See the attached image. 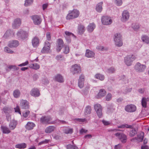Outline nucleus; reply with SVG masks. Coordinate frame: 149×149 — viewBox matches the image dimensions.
Returning a JSON list of instances; mask_svg holds the SVG:
<instances>
[{"label": "nucleus", "mask_w": 149, "mask_h": 149, "mask_svg": "<svg viewBox=\"0 0 149 149\" xmlns=\"http://www.w3.org/2000/svg\"><path fill=\"white\" fill-rule=\"evenodd\" d=\"M113 40L116 46L118 47H120L122 46L123 42L122 36L120 33L114 34L113 36Z\"/></svg>", "instance_id": "nucleus-1"}, {"label": "nucleus", "mask_w": 149, "mask_h": 149, "mask_svg": "<svg viewBox=\"0 0 149 149\" xmlns=\"http://www.w3.org/2000/svg\"><path fill=\"white\" fill-rule=\"evenodd\" d=\"M79 12L77 9H74L70 11L66 17L67 19H70L77 17L79 15Z\"/></svg>", "instance_id": "nucleus-2"}, {"label": "nucleus", "mask_w": 149, "mask_h": 149, "mask_svg": "<svg viewBox=\"0 0 149 149\" xmlns=\"http://www.w3.org/2000/svg\"><path fill=\"white\" fill-rule=\"evenodd\" d=\"M136 57L134 55L128 56L124 58L125 62L128 66H130L132 64L133 61L136 59Z\"/></svg>", "instance_id": "nucleus-3"}, {"label": "nucleus", "mask_w": 149, "mask_h": 149, "mask_svg": "<svg viewBox=\"0 0 149 149\" xmlns=\"http://www.w3.org/2000/svg\"><path fill=\"white\" fill-rule=\"evenodd\" d=\"M146 67L145 65L139 63H137L135 65L134 69L136 72H143Z\"/></svg>", "instance_id": "nucleus-4"}, {"label": "nucleus", "mask_w": 149, "mask_h": 149, "mask_svg": "<svg viewBox=\"0 0 149 149\" xmlns=\"http://www.w3.org/2000/svg\"><path fill=\"white\" fill-rule=\"evenodd\" d=\"M115 135L122 143H125L127 141V136L125 134L123 133L118 132L116 133Z\"/></svg>", "instance_id": "nucleus-5"}, {"label": "nucleus", "mask_w": 149, "mask_h": 149, "mask_svg": "<svg viewBox=\"0 0 149 149\" xmlns=\"http://www.w3.org/2000/svg\"><path fill=\"white\" fill-rule=\"evenodd\" d=\"M40 122L44 124H47L50 123H55L53 122L50 123V121L52 119L51 117L50 116H43L40 118Z\"/></svg>", "instance_id": "nucleus-6"}, {"label": "nucleus", "mask_w": 149, "mask_h": 149, "mask_svg": "<svg viewBox=\"0 0 149 149\" xmlns=\"http://www.w3.org/2000/svg\"><path fill=\"white\" fill-rule=\"evenodd\" d=\"M94 109L96 112L97 115L99 118L102 116V107L99 104H96L94 106Z\"/></svg>", "instance_id": "nucleus-7"}, {"label": "nucleus", "mask_w": 149, "mask_h": 149, "mask_svg": "<svg viewBox=\"0 0 149 149\" xmlns=\"http://www.w3.org/2000/svg\"><path fill=\"white\" fill-rule=\"evenodd\" d=\"M17 36L18 38L24 40L28 37V34L26 32L20 30L17 32Z\"/></svg>", "instance_id": "nucleus-8"}, {"label": "nucleus", "mask_w": 149, "mask_h": 149, "mask_svg": "<svg viewBox=\"0 0 149 149\" xmlns=\"http://www.w3.org/2000/svg\"><path fill=\"white\" fill-rule=\"evenodd\" d=\"M71 71L73 74H79L81 72V68L78 65L75 64L72 66L71 68Z\"/></svg>", "instance_id": "nucleus-9"}, {"label": "nucleus", "mask_w": 149, "mask_h": 149, "mask_svg": "<svg viewBox=\"0 0 149 149\" xmlns=\"http://www.w3.org/2000/svg\"><path fill=\"white\" fill-rule=\"evenodd\" d=\"M130 17V13L127 10H124L122 14L121 20L123 22H126L128 20Z\"/></svg>", "instance_id": "nucleus-10"}, {"label": "nucleus", "mask_w": 149, "mask_h": 149, "mask_svg": "<svg viewBox=\"0 0 149 149\" xmlns=\"http://www.w3.org/2000/svg\"><path fill=\"white\" fill-rule=\"evenodd\" d=\"M101 21L102 24L104 25H110L112 22L111 18L107 16H102L101 19Z\"/></svg>", "instance_id": "nucleus-11"}, {"label": "nucleus", "mask_w": 149, "mask_h": 149, "mask_svg": "<svg viewBox=\"0 0 149 149\" xmlns=\"http://www.w3.org/2000/svg\"><path fill=\"white\" fill-rule=\"evenodd\" d=\"M125 110L128 112H132L135 111L136 109V106L133 104L127 105L125 107Z\"/></svg>", "instance_id": "nucleus-12"}, {"label": "nucleus", "mask_w": 149, "mask_h": 149, "mask_svg": "<svg viewBox=\"0 0 149 149\" xmlns=\"http://www.w3.org/2000/svg\"><path fill=\"white\" fill-rule=\"evenodd\" d=\"M31 18L35 25H38L41 23L42 22L41 17L38 15H33L31 16Z\"/></svg>", "instance_id": "nucleus-13"}, {"label": "nucleus", "mask_w": 149, "mask_h": 149, "mask_svg": "<svg viewBox=\"0 0 149 149\" xmlns=\"http://www.w3.org/2000/svg\"><path fill=\"white\" fill-rule=\"evenodd\" d=\"M19 105L22 109H26L29 108V103L26 100H22L21 101Z\"/></svg>", "instance_id": "nucleus-14"}, {"label": "nucleus", "mask_w": 149, "mask_h": 149, "mask_svg": "<svg viewBox=\"0 0 149 149\" xmlns=\"http://www.w3.org/2000/svg\"><path fill=\"white\" fill-rule=\"evenodd\" d=\"M2 110L6 114L7 118H9L10 116V114L12 112V109L10 107H4Z\"/></svg>", "instance_id": "nucleus-15"}, {"label": "nucleus", "mask_w": 149, "mask_h": 149, "mask_svg": "<svg viewBox=\"0 0 149 149\" xmlns=\"http://www.w3.org/2000/svg\"><path fill=\"white\" fill-rule=\"evenodd\" d=\"M56 50L58 52H60L64 46V43L63 40L60 38L58 39L57 41Z\"/></svg>", "instance_id": "nucleus-16"}, {"label": "nucleus", "mask_w": 149, "mask_h": 149, "mask_svg": "<svg viewBox=\"0 0 149 149\" xmlns=\"http://www.w3.org/2000/svg\"><path fill=\"white\" fill-rule=\"evenodd\" d=\"M30 95L34 97H38L40 95V92L39 90L37 88H33L30 92Z\"/></svg>", "instance_id": "nucleus-17"}, {"label": "nucleus", "mask_w": 149, "mask_h": 149, "mask_svg": "<svg viewBox=\"0 0 149 149\" xmlns=\"http://www.w3.org/2000/svg\"><path fill=\"white\" fill-rule=\"evenodd\" d=\"M21 24V20L19 18H17L14 20L12 24V27L13 29L18 28Z\"/></svg>", "instance_id": "nucleus-18"}, {"label": "nucleus", "mask_w": 149, "mask_h": 149, "mask_svg": "<svg viewBox=\"0 0 149 149\" xmlns=\"http://www.w3.org/2000/svg\"><path fill=\"white\" fill-rule=\"evenodd\" d=\"M19 45V42L16 40H13L10 41L8 46L10 48L16 47Z\"/></svg>", "instance_id": "nucleus-19"}, {"label": "nucleus", "mask_w": 149, "mask_h": 149, "mask_svg": "<svg viewBox=\"0 0 149 149\" xmlns=\"http://www.w3.org/2000/svg\"><path fill=\"white\" fill-rule=\"evenodd\" d=\"M84 75L81 74L78 80V86L80 88H82L84 87Z\"/></svg>", "instance_id": "nucleus-20"}, {"label": "nucleus", "mask_w": 149, "mask_h": 149, "mask_svg": "<svg viewBox=\"0 0 149 149\" xmlns=\"http://www.w3.org/2000/svg\"><path fill=\"white\" fill-rule=\"evenodd\" d=\"M95 53L94 52L89 49L86 51L85 56L87 58H93L94 57Z\"/></svg>", "instance_id": "nucleus-21"}, {"label": "nucleus", "mask_w": 149, "mask_h": 149, "mask_svg": "<svg viewBox=\"0 0 149 149\" xmlns=\"http://www.w3.org/2000/svg\"><path fill=\"white\" fill-rule=\"evenodd\" d=\"M39 43V40L37 37H34L32 40V43L33 46L36 47L38 46Z\"/></svg>", "instance_id": "nucleus-22"}, {"label": "nucleus", "mask_w": 149, "mask_h": 149, "mask_svg": "<svg viewBox=\"0 0 149 149\" xmlns=\"http://www.w3.org/2000/svg\"><path fill=\"white\" fill-rule=\"evenodd\" d=\"M106 94V92L104 89H101L97 96V98H100L104 96Z\"/></svg>", "instance_id": "nucleus-23"}, {"label": "nucleus", "mask_w": 149, "mask_h": 149, "mask_svg": "<svg viewBox=\"0 0 149 149\" xmlns=\"http://www.w3.org/2000/svg\"><path fill=\"white\" fill-rule=\"evenodd\" d=\"M55 80L59 82L63 83L64 81L63 77L60 74H57L55 77Z\"/></svg>", "instance_id": "nucleus-24"}, {"label": "nucleus", "mask_w": 149, "mask_h": 149, "mask_svg": "<svg viewBox=\"0 0 149 149\" xmlns=\"http://www.w3.org/2000/svg\"><path fill=\"white\" fill-rule=\"evenodd\" d=\"M35 125L33 123L29 122L26 125V128L28 130H31L33 129Z\"/></svg>", "instance_id": "nucleus-25"}, {"label": "nucleus", "mask_w": 149, "mask_h": 149, "mask_svg": "<svg viewBox=\"0 0 149 149\" xmlns=\"http://www.w3.org/2000/svg\"><path fill=\"white\" fill-rule=\"evenodd\" d=\"M21 95L20 91L18 89L15 90L13 93V95L15 98H18Z\"/></svg>", "instance_id": "nucleus-26"}, {"label": "nucleus", "mask_w": 149, "mask_h": 149, "mask_svg": "<svg viewBox=\"0 0 149 149\" xmlns=\"http://www.w3.org/2000/svg\"><path fill=\"white\" fill-rule=\"evenodd\" d=\"M55 128L54 126H49L45 129V132L47 133H50L54 131Z\"/></svg>", "instance_id": "nucleus-27"}, {"label": "nucleus", "mask_w": 149, "mask_h": 149, "mask_svg": "<svg viewBox=\"0 0 149 149\" xmlns=\"http://www.w3.org/2000/svg\"><path fill=\"white\" fill-rule=\"evenodd\" d=\"M141 39L142 41L147 44L149 43V37L146 35L142 36Z\"/></svg>", "instance_id": "nucleus-28"}, {"label": "nucleus", "mask_w": 149, "mask_h": 149, "mask_svg": "<svg viewBox=\"0 0 149 149\" xmlns=\"http://www.w3.org/2000/svg\"><path fill=\"white\" fill-rule=\"evenodd\" d=\"M29 67L30 68L36 70L40 68L39 65L37 63L30 64Z\"/></svg>", "instance_id": "nucleus-29"}, {"label": "nucleus", "mask_w": 149, "mask_h": 149, "mask_svg": "<svg viewBox=\"0 0 149 149\" xmlns=\"http://www.w3.org/2000/svg\"><path fill=\"white\" fill-rule=\"evenodd\" d=\"M1 128L3 133L9 134L11 132L9 129L6 126H2Z\"/></svg>", "instance_id": "nucleus-30"}, {"label": "nucleus", "mask_w": 149, "mask_h": 149, "mask_svg": "<svg viewBox=\"0 0 149 149\" xmlns=\"http://www.w3.org/2000/svg\"><path fill=\"white\" fill-rule=\"evenodd\" d=\"M84 26L81 25H80L78 27V31L79 33L80 34H82L85 31Z\"/></svg>", "instance_id": "nucleus-31"}, {"label": "nucleus", "mask_w": 149, "mask_h": 149, "mask_svg": "<svg viewBox=\"0 0 149 149\" xmlns=\"http://www.w3.org/2000/svg\"><path fill=\"white\" fill-rule=\"evenodd\" d=\"M148 98H146L145 97H143L141 100V104L142 107L146 108L147 106V102L149 100Z\"/></svg>", "instance_id": "nucleus-32"}, {"label": "nucleus", "mask_w": 149, "mask_h": 149, "mask_svg": "<svg viewBox=\"0 0 149 149\" xmlns=\"http://www.w3.org/2000/svg\"><path fill=\"white\" fill-rule=\"evenodd\" d=\"M13 33V31L11 30H8L5 33L3 36V37L5 38H7L10 37Z\"/></svg>", "instance_id": "nucleus-33"}, {"label": "nucleus", "mask_w": 149, "mask_h": 149, "mask_svg": "<svg viewBox=\"0 0 149 149\" xmlns=\"http://www.w3.org/2000/svg\"><path fill=\"white\" fill-rule=\"evenodd\" d=\"M102 2H101L97 4L96 6V10L99 13L101 12L102 10Z\"/></svg>", "instance_id": "nucleus-34"}, {"label": "nucleus", "mask_w": 149, "mask_h": 149, "mask_svg": "<svg viewBox=\"0 0 149 149\" xmlns=\"http://www.w3.org/2000/svg\"><path fill=\"white\" fill-rule=\"evenodd\" d=\"M15 148L19 149H24L26 147V144L25 143L18 144L15 145Z\"/></svg>", "instance_id": "nucleus-35"}, {"label": "nucleus", "mask_w": 149, "mask_h": 149, "mask_svg": "<svg viewBox=\"0 0 149 149\" xmlns=\"http://www.w3.org/2000/svg\"><path fill=\"white\" fill-rule=\"evenodd\" d=\"M95 25L94 23L90 24L88 27V30L90 32H92L95 28Z\"/></svg>", "instance_id": "nucleus-36"}, {"label": "nucleus", "mask_w": 149, "mask_h": 149, "mask_svg": "<svg viewBox=\"0 0 149 149\" xmlns=\"http://www.w3.org/2000/svg\"><path fill=\"white\" fill-rule=\"evenodd\" d=\"M17 125L15 121H11L9 124V127L10 130H13L16 127Z\"/></svg>", "instance_id": "nucleus-37"}, {"label": "nucleus", "mask_w": 149, "mask_h": 149, "mask_svg": "<svg viewBox=\"0 0 149 149\" xmlns=\"http://www.w3.org/2000/svg\"><path fill=\"white\" fill-rule=\"evenodd\" d=\"M91 108L90 106H87L85 109L84 113L86 115L90 114L91 113Z\"/></svg>", "instance_id": "nucleus-38"}, {"label": "nucleus", "mask_w": 149, "mask_h": 149, "mask_svg": "<svg viewBox=\"0 0 149 149\" xmlns=\"http://www.w3.org/2000/svg\"><path fill=\"white\" fill-rule=\"evenodd\" d=\"M131 129L132 130L130 131L129 133V136L131 137H133L136 134L137 132L135 129L133 128V127Z\"/></svg>", "instance_id": "nucleus-39"}, {"label": "nucleus", "mask_w": 149, "mask_h": 149, "mask_svg": "<svg viewBox=\"0 0 149 149\" xmlns=\"http://www.w3.org/2000/svg\"><path fill=\"white\" fill-rule=\"evenodd\" d=\"M95 77L96 79H99L101 81L104 80V76L103 75L100 74H96Z\"/></svg>", "instance_id": "nucleus-40"}, {"label": "nucleus", "mask_w": 149, "mask_h": 149, "mask_svg": "<svg viewBox=\"0 0 149 149\" xmlns=\"http://www.w3.org/2000/svg\"><path fill=\"white\" fill-rule=\"evenodd\" d=\"M116 71V69L113 67H111L109 68L107 70V72L109 73H113Z\"/></svg>", "instance_id": "nucleus-41"}, {"label": "nucleus", "mask_w": 149, "mask_h": 149, "mask_svg": "<svg viewBox=\"0 0 149 149\" xmlns=\"http://www.w3.org/2000/svg\"><path fill=\"white\" fill-rule=\"evenodd\" d=\"M132 27L135 31L138 30L140 28V26L138 23H134L132 24Z\"/></svg>", "instance_id": "nucleus-42"}, {"label": "nucleus", "mask_w": 149, "mask_h": 149, "mask_svg": "<svg viewBox=\"0 0 149 149\" xmlns=\"http://www.w3.org/2000/svg\"><path fill=\"white\" fill-rule=\"evenodd\" d=\"M50 48L44 46L41 51V52L42 53H47L50 49Z\"/></svg>", "instance_id": "nucleus-43"}, {"label": "nucleus", "mask_w": 149, "mask_h": 149, "mask_svg": "<svg viewBox=\"0 0 149 149\" xmlns=\"http://www.w3.org/2000/svg\"><path fill=\"white\" fill-rule=\"evenodd\" d=\"M144 133L142 132L138 135L137 140L139 141H142L143 138Z\"/></svg>", "instance_id": "nucleus-44"}, {"label": "nucleus", "mask_w": 149, "mask_h": 149, "mask_svg": "<svg viewBox=\"0 0 149 149\" xmlns=\"http://www.w3.org/2000/svg\"><path fill=\"white\" fill-rule=\"evenodd\" d=\"M132 128V126L129 125L128 124L123 125L118 127V128Z\"/></svg>", "instance_id": "nucleus-45"}, {"label": "nucleus", "mask_w": 149, "mask_h": 149, "mask_svg": "<svg viewBox=\"0 0 149 149\" xmlns=\"http://www.w3.org/2000/svg\"><path fill=\"white\" fill-rule=\"evenodd\" d=\"M64 132L65 134H72L73 132V129L69 128H66L64 130Z\"/></svg>", "instance_id": "nucleus-46"}, {"label": "nucleus", "mask_w": 149, "mask_h": 149, "mask_svg": "<svg viewBox=\"0 0 149 149\" xmlns=\"http://www.w3.org/2000/svg\"><path fill=\"white\" fill-rule=\"evenodd\" d=\"M33 0H26L24 6H26L31 5L33 2Z\"/></svg>", "instance_id": "nucleus-47"}, {"label": "nucleus", "mask_w": 149, "mask_h": 149, "mask_svg": "<svg viewBox=\"0 0 149 149\" xmlns=\"http://www.w3.org/2000/svg\"><path fill=\"white\" fill-rule=\"evenodd\" d=\"M4 51L5 52L8 53L12 54L14 52L9 48L8 47H6L4 48Z\"/></svg>", "instance_id": "nucleus-48"}, {"label": "nucleus", "mask_w": 149, "mask_h": 149, "mask_svg": "<svg viewBox=\"0 0 149 149\" xmlns=\"http://www.w3.org/2000/svg\"><path fill=\"white\" fill-rule=\"evenodd\" d=\"M67 149H78V148L76 146L72 145H69L67 146Z\"/></svg>", "instance_id": "nucleus-49"}, {"label": "nucleus", "mask_w": 149, "mask_h": 149, "mask_svg": "<svg viewBox=\"0 0 149 149\" xmlns=\"http://www.w3.org/2000/svg\"><path fill=\"white\" fill-rule=\"evenodd\" d=\"M112 97V95L111 93H108L106 96V99L107 101H110Z\"/></svg>", "instance_id": "nucleus-50"}, {"label": "nucleus", "mask_w": 149, "mask_h": 149, "mask_svg": "<svg viewBox=\"0 0 149 149\" xmlns=\"http://www.w3.org/2000/svg\"><path fill=\"white\" fill-rule=\"evenodd\" d=\"M65 35L67 36V38H68V42H70V40L69 38V36L71 35L73 36L74 35V34L72 33L67 31H65ZM65 38H66V37Z\"/></svg>", "instance_id": "nucleus-51"}, {"label": "nucleus", "mask_w": 149, "mask_h": 149, "mask_svg": "<svg viewBox=\"0 0 149 149\" xmlns=\"http://www.w3.org/2000/svg\"><path fill=\"white\" fill-rule=\"evenodd\" d=\"M30 113V111L29 110H26L23 112V116L25 118L28 117Z\"/></svg>", "instance_id": "nucleus-52"}, {"label": "nucleus", "mask_w": 149, "mask_h": 149, "mask_svg": "<svg viewBox=\"0 0 149 149\" xmlns=\"http://www.w3.org/2000/svg\"><path fill=\"white\" fill-rule=\"evenodd\" d=\"M69 51L70 49L68 46L65 45L64 48V53L65 54H67L69 53Z\"/></svg>", "instance_id": "nucleus-53"}, {"label": "nucleus", "mask_w": 149, "mask_h": 149, "mask_svg": "<svg viewBox=\"0 0 149 149\" xmlns=\"http://www.w3.org/2000/svg\"><path fill=\"white\" fill-rule=\"evenodd\" d=\"M96 49L99 50L103 51L104 50H107V48H105L103 46H98L97 47Z\"/></svg>", "instance_id": "nucleus-54"}, {"label": "nucleus", "mask_w": 149, "mask_h": 149, "mask_svg": "<svg viewBox=\"0 0 149 149\" xmlns=\"http://www.w3.org/2000/svg\"><path fill=\"white\" fill-rule=\"evenodd\" d=\"M14 109L15 112L18 113L20 115L21 114V112L19 106H17L15 108H14Z\"/></svg>", "instance_id": "nucleus-55"}, {"label": "nucleus", "mask_w": 149, "mask_h": 149, "mask_svg": "<svg viewBox=\"0 0 149 149\" xmlns=\"http://www.w3.org/2000/svg\"><path fill=\"white\" fill-rule=\"evenodd\" d=\"M50 141L49 140L45 139V140L40 142L38 143V145H40L43 144L48 143Z\"/></svg>", "instance_id": "nucleus-56"}, {"label": "nucleus", "mask_w": 149, "mask_h": 149, "mask_svg": "<svg viewBox=\"0 0 149 149\" xmlns=\"http://www.w3.org/2000/svg\"><path fill=\"white\" fill-rule=\"evenodd\" d=\"M115 3L117 6H121L122 4V0H115Z\"/></svg>", "instance_id": "nucleus-57"}, {"label": "nucleus", "mask_w": 149, "mask_h": 149, "mask_svg": "<svg viewBox=\"0 0 149 149\" xmlns=\"http://www.w3.org/2000/svg\"><path fill=\"white\" fill-rule=\"evenodd\" d=\"M46 38L47 40H50L51 39L50 33L49 32L46 33Z\"/></svg>", "instance_id": "nucleus-58"}, {"label": "nucleus", "mask_w": 149, "mask_h": 149, "mask_svg": "<svg viewBox=\"0 0 149 149\" xmlns=\"http://www.w3.org/2000/svg\"><path fill=\"white\" fill-rule=\"evenodd\" d=\"M29 64V62L28 61H26L25 62L21 64H19L18 65L19 66H25Z\"/></svg>", "instance_id": "nucleus-59"}, {"label": "nucleus", "mask_w": 149, "mask_h": 149, "mask_svg": "<svg viewBox=\"0 0 149 149\" xmlns=\"http://www.w3.org/2000/svg\"><path fill=\"white\" fill-rule=\"evenodd\" d=\"M44 46H46V47H49V48H50L51 47V45L50 43L47 41H45Z\"/></svg>", "instance_id": "nucleus-60"}, {"label": "nucleus", "mask_w": 149, "mask_h": 149, "mask_svg": "<svg viewBox=\"0 0 149 149\" xmlns=\"http://www.w3.org/2000/svg\"><path fill=\"white\" fill-rule=\"evenodd\" d=\"M102 122L105 125H107L110 124V123L109 122L107 121L104 120H103Z\"/></svg>", "instance_id": "nucleus-61"}, {"label": "nucleus", "mask_w": 149, "mask_h": 149, "mask_svg": "<svg viewBox=\"0 0 149 149\" xmlns=\"http://www.w3.org/2000/svg\"><path fill=\"white\" fill-rule=\"evenodd\" d=\"M76 120L77 121L79 122H84L86 120V119L85 118H77L76 119Z\"/></svg>", "instance_id": "nucleus-62"}, {"label": "nucleus", "mask_w": 149, "mask_h": 149, "mask_svg": "<svg viewBox=\"0 0 149 149\" xmlns=\"http://www.w3.org/2000/svg\"><path fill=\"white\" fill-rule=\"evenodd\" d=\"M122 146L121 144H118L116 145L114 147L115 149H121Z\"/></svg>", "instance_id": "nucleus-63"}, {"label": "nucleus", "mask_w": 149, "mask_h": 149, "mask_svg": "<svg viewBox=\"0 0 149 149\" xmlns=\"http://www.w3.org/2000/svg\"><path fill=\"white\" fill-rule=\"evenodd\" d=\"M33 77L34 80H36L38 78V75L37 74H35L33 75Z\"/></svg>", "instance_id": "nucleus-64"}]
</instances>
